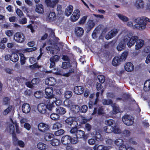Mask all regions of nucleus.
Masks as SVG:
<instances>
[{
	"mask_svg": "<svg viewBox=\"0 0 150 150\" xmlns=\"http://www.w3.org/2000/svg\"><path fill=\"white\" fill-rule=\"evenodd\" d=\"M134 21L135 23L134 25L135 28L139 30H143L146 28V24L143 18L139 17L135 19Z\"/></svg>",
	"mask_w": 150,
	"mask_h": 150,
	"instance_id": "nucleus-1",
	"label": "nucleus"
},
{
	"mask_svg": "<svg viewBox=\"0 0 150 150\" xmlns=\"http://www.w3.org/2000/svg\"><path fill=\"white\" fill-rule=\"evenodd\" d=\"M122 121L124 124L127 126H130L133 123V118L130 115H125L122 117Z\"/></svg>",
	"mask_w": 150,
	"mask_h": 150,
	"instance_id": "nucleus-2",
	"label": "nucleus"
},
{
	"mask_svg": "<svg viewBox=\"0 0 150 150\" xmlns=\"http://www.w3.org/2000/svg\"><path fill=\"white\" fill-rule=\"evenodd\" d=\"M121 34L122 36L121 41L126 44L129 41L131 33L127 30H124L122 32Z\"/></svg>",
	"mask_w": 150,
	"mask_h": 150,
	"instance_id": "nucleus-3",
	"label": "nucleus"
},
{
	"mask_svg": "<svg viewBox=\"0 0 150 150\" xmlns=\"http://www.w3.org/2000/svg\"><path fill=\"white\" fill-rule=\"evenodd\" d=\"M13 39L16 42L22 43L25 40V37L23 33L18 32L15 34Z\"/></svg>",
	"mask_w": 150,
	"mask_h": 150,
	"instance_id": "nucleus-4",
	"label": "nucleus"
},
{
	"mask_svg": "<svg viewBox=\"0 0 150 150\" xmlns=\"http://www.w3.org/2000/svg\"><path fill=\"white\" fill-rule=\"evenodd\" d=\"M65 122L66 125L69 127L77 126V122L72 117H69L67 118L65 120Z\"/></svg>",
	"mask_w": 150,
	"mask_h": 150,
	"instance_id": "nucleus-5",
	"label": "nucleus"
},
{
	"mask_svg": "<svg viewBox=\"0 0 150 150\" xmlns=\"http://www.w3.org/2000/svg\"><path fill=\"white\" fill-rule=\"evenodd\" d=\"M134 6L138 10L143 9L145 6V3L143 0H135Z\"/></svg>",
	"mask_w": 150,
	"mask_h": 150,
	"instance_id": "nucleus-6",
	"label": "nucleus"
},
{
	"mask_svg": "<svg viewBox=\"0 0 150 150\" xmlns=\"http://www.w3.org/2000/svg\"><path fill=\"white\" fill-rule=\"evenodd\" d=\"M59 58V57L57 55H55L50 58V68H52L54 67L55 66V63L58 61Z\"/></svg>",
	"mask_w": 150,
	"mask_h": 150,
	"instance_id": "nucleus-7",
	"label": "nucleus"
},
{
	"mask_svg": "<svg viewBox=\"0 0 150 150\" xmlns=\"http://www.w3.org/2000/svg\"><path fill=\"white\" fill-rule=\"evenodd\" d=\"M64 104L65 106L68 107H70L73 106V108H75L76 109H77L76 111H75L76 112H78V110L80 109V107L79 106L76 105H73V103L72 101L69 100H66L64 101Z\"/></svg>",
	"mask_w": 150,
	"mask_h": 150,
	"instance_id": "nucleus-8",
	"label": "nucleus"
},
{
	"mask_svg": "<svg viewBox=\"0 0 150 150\" xmlns=\"http://www.w3.org/2000/svg\"><path fill=\"white\" fill-rule=\"evenodd\" d=\"M45 92L46 96L50 98L54 97L53 94V88L52 87H49L45 88Z\"/></svg>",
	"mask_w": 150,
	"mask_h": 150,
	"instance_id": "nucleus-9",
	"label": "nucleus"
},
{
	"mask_svg": "<svg viewBox=\"0 0 150 150\" xmlns=\"http://www.w3.org/2000/svg\"><path fill=\"white\" fill-rule=\"evenodd\" d=\"M118 33L117 30L116 29H114L109 32L105 36V38L109 40L115 36Z\"/></svg>",
	"mask_w": 150,
	"mask_h": 150,
	"instance_id": "nucleus-10",
	"label": "nucleus"
},
{
	"mask_svg": "<svg viewBox=\"0 0 150 150\" xmlns=\"http://www.w3.org/2000/svg\"><path fill=\"white\" fill-rule=\"evenodd\" d=\"M138 39V37L136 36H132V34L129 41L127 42V45L129 47H130L133 45Z\"/></svg>",
	"mask_w": 150,
	"mask_h": 150,
	"instance_id": "nucleus-11",
	"label": "nucleus"
},
{
	"mask_svg": "<svg viewBox=\"0 0 150 150\" xmlns=\"http://www.w3.org/2000/svg\"><path fill=\"white\" fill-rule=\"evenodd\" d=\"M80 15V13L79 10L78 9L75 10L71 17V20L73 21H76L79 19Z\"/></svg>",
	"mask_w": 150,
	"mask_h": 150,
	"instance_id": "nucleus-12",
	"label": "nucleus"
},
{
	"mask_svg": "<svg viewBox=\"0 0 150 150\" xmlns=\"http://www.w3.org/2000/svg\"><path fill=\"white\" fill-rule=\"evenodd\" d=\"M13 143L15 145H18L21 147H24L25 144L24 142L21 140H18L16 137L14 135L13 136Z\"/></svg>",
	"mask_w": 150,
	"mask_h": 150,
	"instance_id": "nucleus-13",
	"label": "nucleus"
},
{
	"mask_svg": "<svg viewBox=\"0 0 150 150\" xmlns=\"http://www.w3.org/2000/svg\"><path fill=\"white\" fill-rule=\"evenodd\" d=\"M59 2L58 0L51 1V0H45V2L48 7L51 8H54L56 4Z\"/></svg>",
	"mask_w": 150,
	"mask_h": 150,
	"instance_id": "nucleus-14",
	"label": "nucleus"
},
{
	"mask_svg": "<svg viewBox=\"0 0 150 150\" xmlns=\"http://www.w3.org/2000/svg\"><path fill=\"white\" fill-rule=\"evenodd\" d=\"M38 129L41 132H45L49 129L48 125L43 123H40L38 126Z\"/></svg>",
	"mask_w": 150,
	"mask_h": 150,
	"instance_id": "nucleus-15",
	"label": "nucleus"
},
{
	"mask_svg": "<svg viewBox=\"0 0 150 150\" xmlns=\"http://www.w3.org/2000/svg\"><path fill=\"white\" fill-rule=\"evenodd\" d=\"M31 108L30 105L28 103L23 104L22 107L23 112L25 113H28L30 111Z\"/></svg>",
	"mask_w": 150,
	"mask_h": 150,
	"instance_id": "nucleus-16",
	"label": "nucleus"
},
{
	"mask_svg": "<svg viewBox=\"0 0 150 150\" xmlns=\"http://www.w3.org/2000/svg\"><path fill=\"white\" fill-rule=\"evenodd\" d=\"M50 100L48 99L47 101V104L46 105V109L47 108L49 110L54 111L56 106H55L54 105V103L53 102H51V103L50 102Z\"/></svg>",
	"mask_w": 150,
	"mask_h": 150,
	"instance_id": "nucleus-17",
	"label": "nucleus"
},
{
	"mask_svg": "<svg viewBox=\"0 0 150 150\" xmlns=\"http://www.w3.org/2000/svg\"><path fill=\"white\" fill-rule=\"evenodd\" d=\"M71 137L69 135H65L61 139V142L62 143L66 145L71 142Z\"/></svg>",
	"mask_w": 150,
	"mask_h": 150,
	"instance_id": "nucleus-18",
	"label": "nucleus"
},
{
	"mask_svg": "<svg viewBox=\"0 0 150 150\" xmlns=\"http://www.w3.org/2000/svg\"><path fill=\"white\" fill-rule=\"evenodd\" d=\"M125 68L127 71L131 72L134 70V66L132 63L128 62L125 64Z\"/></svg>",
	"mask_w": 150,
	"mask_h": 150,
	"instance_id": "nucleus-19",
	"label": "nucleus"
},
{
	"mask_svg": "<svg viewBox=\"0 0 150 150\" xmlns=\"http://www.w3.org/2000/svg\"><path fill=\"white\" fill-rule=\"evenodd\" d=\"M38 109L40 112L44 114L46 110V105L43 103L40 104L38 105Z\"/></svg>",
	"mask_w": 150,
	"mask_h": 150,
	"instance_id": "nucleus-20",
	"label": "nucleus"
},
{
	"mask_svg": "<svg viewBox=\"0 0 150 150\" xmlns=\"http://www.w3.org/2000/svg\"><path fill=\"white\" fill-rule=\"evenodd\" d=\"M55 110L56 112L58 114L63 115L66 112L65 109L63 107L60 106L56 107Z\"/></svg>",
	"mask_w": 150,
	"mask_h": 150,
	"instance_id": "nucleus-21",
	"label": "nucleus"
},
{
	"mask_svg": "<svg viewBox=\"0 0 150 150\" xmlns=\"http://www.w3.org/2000/svg\"><path fill=\"white\" fill-rule=\"evenodd\" d=\"M144 40L142 39H139L137 41L135 45V49L138 50L141 48L144 45Z\"/></svg>",
	"mask_w": 150,
	"mask_h": 150,
	"instance_id": "nucleus-22",
	"label": "nucleus"
},
{
	"mask_svg": "<svg viewBox=\"0 0 150 150\" xmlns=\"http://www.w3.org/2000/svg\"><path fill=\"white\" fill-rule=\"evenodd\" d=\"M35 11L40 14L43 13L44 12V7L41 4H38L35 6Z\"/></svg>",
	"mask_w": 150,
	"mask_h": 150,
	"instance_id": "nucleus-23",
	"label": "nucleus"
},
{
	"mask_svg": "<svg viewBox=\"0 0 150 150\" xmlns=\"http://www.w3.org/2000/svg\"><path fill=\"white\" fill-rule=\"evenodd\" d=\"M84 89L83 88L80 86H75L74 89V93L78 95H80L82 94L83 92Z\"/></svg>",
	"mask_w": 150,
	"mask_h": 150,
	"instance_id": "nucleus-24",
	"label": "nucleus"
},
{
	"mask_svg": "<svg viewBox=\"0 0 150 150\" xmlns=\"http://www.w3.org/2000/svg\"><path fill=\"white\" fill-rule=\"evenodd\" d=\"M75 32L76 36L81 37L83 34L84 30L82 28L77 27L75 29Z\"/></svg>",
	"mask_w": 150,
	"mask_h": 150,
	"instance_id": "nucleus-25",
	"label": "nucleus"
},
{
	"mask_svg": "<svg viewBox=\"0 0 150 150\" xmlns=\"http://www.w3.org/2000/svg\"><path fill=\"white\" fill-rule=\"evenodd\" d=\"M55 80L54 78L50 77L46 79L45 82L46 84L52 86L55 84Z\"/></svg>",
	"mask_w": 150,
	"mask_h": 150,
	"instance_id": "nucleus-26",
	"label": "nucleus"
},
{
	"mask_svg": "<svg viewBox=\"0 0 150 150\" xmlns=\"http://www.w3.org/2000/svg\"><path fill=\"white\" fill-rule=\"evenodd\" d=\"M73 8V7L71 5L67 6L65 10V14L67 16H69L72 12Z\"/></svg>",
	"mask_w": 150,
	"mask_h": 150,
	"instance_id": "nucleus-27",
	"label": "nucleus"
},
{
	"mask_svg": "<svg viewBox=\"0 0 150 150\" xmlns=\"http://www.w3.org/2000/svg\"><path fill=\"white\" fill-rule=\"evenodd\" d=\"M121 62V61L119 58V56H117L114 58L112 62V64L113 65L117 66L120 64Z\"/></svg>",
	"mask_w": 150,
	"mask_h": 150,
	"instance_id": "nucleus-28",
	"label": "nucleus"
},
{
	"mask_svg": "<svg viewBox=\"0 0 150 150\" xmlns=\"http://www.w3.org/2000/svg\"><path fill=\"white\" fill-rule=\"evenodd\" d=\"M56 18V15L54 12H51L49 14L47 18V20L49 21H54Z\"/></svg>",
	"mask_w": 150,
	"mask_h": 150,
	"instance_id": "nucleus-29",
	"label": "nucleus"
},
{
	"mask_svg": "<svg viewBox=\"0 0 150 150\" xmlns=\"http://www.w3.org/2000/svg\"><path fill=\"white\" fill-rule=\"evenodd\" d=\"M7 130L10 134H12L13 135L15 136L14 134H13L15 131V128L13 124H10L8 125L7 128Z\"/></svg>",
	"mask_w": 150,
	"mask_h": 150,
	"instance_id": "nucleus-30",
	"label": "nucleus"
},
{
	"mask_svg": "<svg viewBox=\"0 0 150 150\" xmlns=\"http://www.w3.org/2000/svg\"><path fill=\"white\" fill-rule=\"evenodd\" d=\"M19 59L18 55L16 53L12 54L11 55L10 60L13 62H15Z\"/></svg>",
	"mask_w": 150,
	"mask_h": 150,
	"instance_id": "nucleus-31",
	"label": "nucleus"
},
{
	"mask_svg": "<svg viewBox=\"0 0 150 150\" xmlns=\"http://www.w3.org/2000/svg\"><path fill=\"white\" fill-rule=\"evenodd\" d=\"M105 132L107 133H111L114 131V127L110 126H107L104 127Z\"/></svg>",
	"mask_w": 150,
	"mask_h": 150,
	"instance_id": "nucleus-32",
	"label": "nucleus"
},
{
	"mask_svg": "<svg viewBox=\"0 0 150 150\" xmlns=\"http://www.w3.org/2000/svg\"><path fill=\"white\" fill-rule=\"evenodd\" d=\"M144 89L146 91H148L150 90V80H148L145 82Z\"/></svg>",
	"mask_w": 150,
	"mask_h": 150,
	"instance_id": "nucleus-33",
	"label": "nucleus"
},
{
	"mask_svg": "<svg viewBox=\"0 0 150 150\" xmlns=\"http://www.w3.org/2000/svg\"><path fill=\"white\" fill-rule=\"evenodd\" d=\"M53 136L54 135L53 134L50 133H46L45 135V139L46 141H49L52 140Z\"/></svg>",
	"mask_w": 150,
	"mask_h": 150,
	"instance_id": "nucleus-34",
	"label": "nucleus"
},
{
	"mask_svg": "<svg viewBox=\"0 0 150 150\" xmlns=\"http://www.w3.org/2000/svg\"><path fill=\"white\" fill-rule=\"evenodd\" d=\"M62 126V123L61 122H56L53 124L52 129L54 130H57L61 128Z\"/></svg>",
	"mask_w": 150,
	"mask_h": 150,
	"instance_id": "nucleus-35",
	"label": "nucleus"
},
{
	"mask_svg": "<svg viewBox=\"0 0 150 150\" xmlns=\"http://www.w3.org/2000/svg\"><path fill=\"white\" fill-rule=\"evenodd\" d=\"M69 132L72 135L75 136L78 131L77 126L71 127Z\"/></svg>",
	"mask_w": 150,
	"mask_h": 150,
	"instance_id": "nucleus-36",
	"label": "nucleus"
},
{
	"mask_svg": "<svg viewBox=\"0 0 150 150\" xmlns=\"http://www.w3.org/2000/svg\"><path fill=\"white\" fill-rule=\"evenodd\" d=\"M37 147L41 150H45L47 148V145L42 142H39L37 144Z\"/></svg>",
	"mask_w": 150,
	"mask_h": 150,
	"instance_id": "nucleus-37",
	"label": "nucleus"
},
{
	"mask_svg": "<svg viewBox=\"0 0 150 150\" xmlns=\"http://www.w3.org/2000/svg\"><path fill=\"white\" fill-rule=\"evenodd\" d=\"M84 132L81 130H78L75 135L77 138H81L84 136Z\"/></svg>",
	"mask_w": 150,
	"mask_h": 150,
	"instance_id": "nucleus-38",
	"label": "nucleus"
},
{
	"mask_svg": "<svg viewBox=\"0 0 150 150\" xmlns=\"http://www.w3.org/2000/svg\"><path fill=\"white\" fill-rule=\"evenodd\" d=\"M125 43L122 42H121L119 43L117 47V49L118 51H121L124 49L125 46Z\"/></svg>",
	"mask_w": 150,
	"mask_h": 150,
	"instance_id": "nucleus-39",
	"label": "nucleus"
},
{
	"mask_svg": "<svg viewBox=\"0 0 150 150\" xmlns=\"http://www.w3.org/2000/svg\"><path fill=\"white\" fill-rule=\"evenodd\" d=\"M117 15L119 18L123 22H126L129 20L127 17L121 14H117Z\"/></svg>",
	"mask_w": 150,
	"mask_h": 150,
	"instance_id": "nucleus-40",
	"label": "nucleus"
},
{
	"mask_svg": "<svg viewBox=\"0 0 150 150\" xmlns=\"http://www.w3.org/2000/svg\"><path fill=\"white\" fill-rule=\"evenodd\" d=\"M50 117L51 119L54 120H59V116L57 113H53L51 114Z\"/></svg>",
	"mask_w": 150,
	"mask_h": 150,
	"instance_id": "nucleus-41",
	"label": "nucleus"
},
{
	"mask_svg": "<svg viewBox=\"0 0 150 150\" xmlns=\"http://www.w3.org/2000/svg\"><path fill=\"white\" fill-rule=\"evenodd\" d=\"M128 55V52H125L122 53L121 56H119V58L120 59L121 62L125 60Z\"/></svg>",
	"mask_w": 150,
	"mask_h": 150,
	"instance_id": "nucleus-42",
	"label": "nucleus"
},
{
	"mask_svg": "<svg viewBox=\"0 0 150 150\" xmlns=\"http://www.w3.org/2000/svg\"><path fill=\"white\" fill-rule=\"evenodd\" d=\"M102 103L104 105H109L112 104V101L110 99H103L102 100Z\"/></svg>",
	"mask_w": 150,
	"mask_h": 150,
	"instance_id": "nucleus-43",
	"label": "nucleus"
},
{
	"mask_svg": "<svg viewBox=\"0 0 150 150\" xmlns=\"http://www.w3.org/2000/svg\"><path fill=\"white\" fill-rule=\"evenodd\" d=\"M115 144L119 147L123 144V141L121 139H116L115 142Z\"/></svg>",
	"mask_w": 150,
	"mask_h": 150,
	"instance_id": "nucleus-44",
	"label": "nucleus"
},
{
	"mask_svg": "<svg viewBox=\"0 0 150 150\" xmlns=\"http://www.w3.org/2000/svg\"><path fill=\"white\" fill-rule=\"evenodd\" d=\"M72 92L69 91H66L64 94V96L66 98H70L72 96Z\"/></svg>",
	"mask_w": 150,
	"mask_h": 150,
	"instance_id": "nucleus-45",
	"label": "nucleus"
},
{
	"mask_svg": "<svg viewBox=\"0 0 150 150\" xmlns=\"http://www.w3.org/2000/svg\"><path fill=\"white\" fill-rule=\"evenodd\" d=\"M12 106H9L3 112V114L4 115H8L12 110Z\"/></svg>",
	"mask_w": 150,
	"mask_h": 150,
	"instance_id": "nucleus-46",
	"label": "nucleus"
},
{
	"mask_svg": "<svg viewBox=\"0 0 150 150\" xmlns=\"http://www.w3.org/2000/svg\"><path fill=\"white\" fill-rule=\"evenodd\" d=\"M112 106L113 108V111L114 112V113L115 114L120 112L119 108L117 104H112Z\"/></svg>",
	"mask_w": 150,
	"mask_h": 150,
	"instance_id": "nucleus-47",
	"label": "nucleus"
},
{
	"mask_svg": "<svg viewBox=\"0 0 150 150\" xmlns=\"http://www.w3.org/2000/svg\"><path fill=\"white\" fill-rule=\"evenodd\" d=\"M60 141L57 139H55L51 141L50 144L54 146H57L60 144Z\"/></svg>",
	"mask_w": 150,
	"mask_h": 150,
	"instance_id": "nucleus-48",
	"label": "nucleus"
},
{
	"mask_svg": "<svg viewBox=\"0 0 150 150\" xmlns=\"http://www.w3.org/2000/svg\"><path fill=\"white\" fill-rule=\"evenodd\" d=\"M10 100L9 99L6 97L4 98L2 100V104L3 105H7L10 104Z\"/></svg>",
	"mask_w": 150,
	"mask_h": 150,
	"instance_id": "nucleus-49",
	"label": "nucleus"
},
{
	"mask_svg": "<svg viewBox=\"0 0 150 150\" xmlns=\"http://www.w3.org/2000/svg\"><path fill=\"white\" fill-rule=\"evenodd\" d=\"M37 48L36 47H34L31 48H27L23 49L22 51L23 52H32L36 50Z\"/></svg>",
	"mask_w": 150,
	"mask_h": 150,
	"instance_id": "nucleus-50",
	"label": "nucleus"
},
{
	"mask_svg": "<svg viewBox=\"0 0 150 150\" xmlns=\"http://www.w3.org/2000/svg\"><path fill=\"white\" fill-rule=\"evenodd\" d=\"M20 57L21 64V65H23L25 64L26 58L23 54H20Z\"/></svg>",
	"mask_w": 150,
	"mask_h": 150,
	"instance_id": "nucleus-51",
	"label": "nucleus"
},
{
	"mask_svg": "<svg viewBox=\"0 0 150 150\" xmlns=\"http://www.w3.org/2000/svg\"><path fill=\"white\" fill-rule=\"evenodd\" d=\"M11 122L14 125L16 126V131L17 133H20L21 132L20 130L19 129V126L18 125V123L16 122H14L13 121V120L11 119H10Z\"/></svg>",
	"mask_w": 150,
	"mask_h": 150,
	"instance_id": "nucleus-52",
	"label": "nucleus"
},
{
	"mask_svg": "<svg viewBox=\"0 0 150 150\" xmlns=\"http://www.w3.org/2000/svg\"><path fill=\"white\" fill-rule=\"evenodd\" d=\"M88 107L86 105L82 106L80 108L81 112L82 113L86 112L88 110Z\"/></svg>",
	"mask_w": 150,
	"mask_h": 150,
	"instance_id": "nucleus-53",
	"label": "nucleus"
},
{
	"mask_svg": "<svg viewBox=\"0 0 150 150\" xmlns=\"http://www.w3.org/2000/svg\"><path fill=\"white\" fill-rule=\"evenodd\" d=\"M115 123V121L112 120H106L105 121V124L108 126H110Z\"/></svg>",
	"mask_w": 150,
	"mask_h": 150,
	"instance_id": "nucleus-54",
	"label": "nucleus"
},
{
	"mask_svg": "<svg viewBox=\"0 0 150 150\" xmlns=\"http://www.w3.org/2000/svg\"><path fill=\"white\" fill-rule=\"evenodd\" d=\"M64 132V131L63 129H60L55 132L54 134L57 136H59L63 134Z\"/></svg>",
	"mask_w": 150,
	"mask_h": 150,
	"instance_id": "nucleus-55",
	"label": "nucleus"
},
{
	"mask_svg": "<svg viewBox=\"0 0 150 150\" xmlns=\"http://www.w3.org/2000/svg\"><path fill=\"white\" fill-rule=\"evenodd\" d=\"M71 66L70 65L69 63L67 62H64L62 63V64L61 67L64 69H66L70 67Z\"/></svg>",
	"mask_w": 150,
	"mask_h": 150,
	"instance_id": "nucleus-56",
	"label": "nucleus"
},
{
	"mask_svg": "<svg viewBox=\"0 0 150 150\" xmlns=\"http://www.w3.org/2000/svg\"><path fill=\"white\" fill-rule=\"evenodd\" d=\"M93 134L95 135V138L96 140L98 141L99 140H100L101 136L99 132H97L96 131H95L93 132Z\"/></svg>",
	"mask_w": 150,
	"mask_h": 150,
	"instance_id": "nucleus-57",
	"label": "nucleus"
},
{
	"mask_svg": "<svg viewBox=\"0 0 150 150\" xmlns=\"http://www.w3.org/2000/svg\"><path fill=\"white\" fill-rule=\"evenodd\" d=\"M98 78L99 81L101 83H103L105 80V78L104 76L103 75H99L98 76Z\"/></svg>",
	"mask_w": 150,
	"mask_h": 150,
	"instance_id": "nucleus-58",
	"label": "nucleus"
},
{
	"mask_svg": "<svg viewBox=\"0 0 150 150\" xmlns=\"http://www.w3.org/2000/svg\"><path fill=\"white\" fill-rule=\"evenodd\" d=\"M71 142L72 144H76L78 142V138L76 137H74L73 138H71L70 139Z\"/></svg>",
	"mask_w": 150,
	"mask_h": 150,
	"instance_id": "nucleus-59",
	"label": "nucleus"
},
{
	"mask_svg": "<svg viewBox=\"0 0 150 150\" xmlns=\"http://www.w3.org/2000/svg\"><path fill=\"white\" fill-rule=\"evenodd\" d=\"M34 95L36 98H40L41 97L42 93L40 91H37L34 93Z\"/></svg>",
	"mask_w": 150,
	"mask_h": 150,
	"instance_id": "nucleus-60",
	"label": "nucleus"
},
{
	"mask_svg": "<svg viewBox=\"0 0 150 150\" xmlns=\"http://www.w3.org/2000/svg\"><path fill=\"white\" fill-rule=\"evenodd\" d=\"M130 134V132L129 130H125L122 132V134L125 136H129Z\"/></svg>",
	"mask_w": 150,
	"mask_h": 150,
	"instance_id": "nucleus-61",
	"label": "nucleus"
},
{
	"mask_svg": "<svg viewBox=\"0 0 150 150\" xmlns=\"http://www.w3.org/2000/svg\"><path fill=\"white\" fill-rule=\"evenodd\" d=\"M87 18V16H85L83 17L79 21V23L80 24H83L85 22Z\"/></svg>",
	"mask_w": 150,
	"mask_h": 150,
	"instance_id": "nucleus-62",
	"label": "nucleus"
},
{
	"mask_svg": "<svg viewBox=\"0 0 150 150\" xmlns=\"http://www.w3.org/2000/svg\"><path fill=\"white\" fill-rule=\"evenodd\" d=\"M16 13L20 17H22L23 15L22 11L19 8L17 9L16 10Z\"/></svg>",
	"mask_w": 150,
	"mask_h": 150,
	"instance_id": "nucleus-63",
	"label": "nucleus"
},
{
	"mask_svg": "<svg viewBox=\"0 0 150 150\" xmlns=\"http://www.w3.org/2000/svg\"><path fill=\"white\" fill-rule=\"evenodd\" d=\"M88 27L91 28H93L94 27V23L92 21L89 20L88 22Z\"/></svg>",
	"mask_w": 150,
	"mask_h": 150,
	"instance_id": "nucleus-64",
	"label": "nucleus"
}]
</instances>
